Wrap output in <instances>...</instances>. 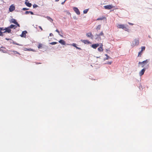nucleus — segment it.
<instances>
[{
    "mask_svg": "<svg viewBox=\"0 0 152 152\" xmlns=\"http://www.w3.org/2000/svg\"><path fill=\"white\" fill-rule=\"evenodd\" d=\"M139 40L138 39H135L134 40L132 41V47H134L135 46H137L139 45Z\"/></svg>",
    "mask_w": 152,
    "mask_h": 152,
    "instance_id": "f257e3e1",
    "label": "nucleus"
},
{
    "mask_svg": "<svg viewBox=\"0 0 152 152\" xmlns=\"http://www.w3.org/2000/svg\"><path fill=\"white\" fill-rule=\"evenodd\" d=\"M149 61V59H146L142 62H139V64L142 65V67H143L144 66L148 63Z\"/></svg>",
    "mask_w": 152,
    "mask_h": 152,
    "instance_id": "f03ea898",
    "label": "nucleus"
},
{
    "mask_svg": "<svg viewBox=\"0 0 152 152\" xmlns=\"http://www.w3.org/2000/svg\"><path fill=\"white\" fill-rule=\"evenodd\" d=\"M117 27L119 28L124 29L126 31L127 29L124 24H118Z\"/></svg>",
    "mask_w": 152,
    "mask_h": 152,
    "instance_id": "7ed1b4c3",
    "label": "nucleus"
},
{
    "mask_svg": "<svg viewBox=\"0 0 152 152\" xmlns=\"http://www.w3.org/2000/svg\"><path fill=\"white\" fill-rule=\"evenodd\" d=\"M73 9L76 13L78 15H79L80 14V11L79 9L76 7H74Z\"/></svg>",
    "mask_w": 152,
    "mask_h": 152,
    "instance_id": "20e7f679",
    "label": "nucleus"
},
{
    "mask_svg": "<svg viewBox=\"0 0 152 152\" xmlns=\"http://www.w3.org/2000/svg\"><path fill=\"white\" fill-rule=\"evenodd\" d=\"M15 7L13 5H12L9 8V10L10 12H12L15 10Z\"/></svg>",
    "mask_w": 152,
    "mask_h": 152,
    "instance_id": "39448f33",
    "label": "nucleus"
},
{
    "mask_svg": "<svg viewBox=\"0 0 152 152\" xmlns=\"http://www.w3.org/2000/svg\"><path fill=\"white\" fill-rule=\"evenodd\" d=\"M104 8L106 9L110 10L113 8V6L112 5H107L105 6L104 7Z\"/></svg>",
    "mask_w": 152,
    "mask_h": 152,
    "instance_id": "423d86ee",
    "label": "nucleus"
},
{
    "mask_svg": "<svg viewBox=\"0 0 152 152\" xmlns=\"http://www.w3.org/2000/svg\"><path fill=\"white\" fill-rule=\"evenodd\" d=\"M145 70V68H144L142 69L139 72V75L140 76H141L144 74V72Z\"/></svg>",
    "mask_w": 152,
    "mask_h": 152,
    "instance_id": "0eeeda50",
    "label": "nucleus"
},
{
    "mask_svg": "<svg viewBox=\"0 0 152 152\" xmlns=\"http://www.w3.org/2000/svg\"><path fill=\"white\" fill-rule=\"evenodd\" d=\"M5 31L4 32V33L6 32H7L8 33H10L11 31V30L10 29V28L9 26L7 28H5Z\"/></svg>",
    "mask_w": 152,
    "mask_h": 152,
    "instance_id": "6e6552de",
    "label": "nucleus"
},
{
    "mask_svg": "<svg viewBox=\"0 0 152 152\" xmlns=\"http://www.w3.org/2000/svg\"><path fill=\"white\" fill-rule=\"evenodd\" d=\"M86 35L87 37H90L92 39H93V36L91 32H89L88 33H87L86 34Z\"/></svg>",
    "mask_w": 152,
    "mask_h": 152,
    "instance_id": "1a4fd4ad",
    "label": "nucleus"
},
{
    "mask_svg": "<svg viewBox=\"0 0 152 152\" xmlns=\"http://www.w3.org/2000/svg\"><path fill=\"white\" fill-rule=\"evenodd\" d=\"M27 33V31H23L20 36L21 37H26V34Z\"/></svg>",
    "mask_w": 152,
    "mask_h": 152,
    "instance_id": "9d476101",
    "label": "nucleus"
},
{
    "mask_svg": "<svg viewBox=\"0 0 152 152\" xmlns=\"http://www.w3.org/2000/svg\"><path fill=\"white\" fill-rule=\"evenodd\" d=\"M99 46V44H93L91 45V47L94 49H96L97 47Z\"/></svg>",
    "mask_w": 152,
    "mask_h": 152,
    "instance_id": "9b49d317",
    "label": "nucleus"
},
{
    "mask_svg": "<svg viewBox=\"0 0 152 152\" xmlns=\"http://www.w3.org/2000/svg\"><path fill=\"white\" fill-rule=\"evenodd\" d=\"M26 5L28 7H31L32 6L31 3L28 2L27 1H26L25 3Z\"/></svg>",
    "mask_w": 152,
    "mask_h": 152,
    "instance_id": "f8f14e48",
    "label": "nucleus"
},
{
    "mask_svg": "<svg viewBox=\"0 0 152 152\" xmlns=\"http://www.w3.org/2000/svg\"><path fill=\"white\" fill-rule=\"evenodd\" d=\"M62 45H65L66 43L64 40L63 39H60L58 41Z\"/></svg>",
    "mask_w": 152,
    "mask_h": 152,
    "instance_id": "ddd939ff",
    "label": "nucleus"
},
{
    "mask_svg": "<svg viewBox=\"0 0 152 152\" xmlns=\"http://www.w3.org/2000/svg\"><path fill=\"white\" fill-rule=\"evenodd\" d=\"M103 45L102 44H101L100 46L98 48V50L99 52L102 51L103 50V49L102 48V47Z\"/></svg>",
    "mask_w": 152,
    "mask_h": 152,
    "instance_id": "4468645a",
    "label": "nucleus"
},
{
    "mask_svg": "<svg viewBox=\"0 0 152 152\" xmlns=\"http://www.w3.org/2000/svg\"><path fill=\"white\" fill-rule=\"evenodd\" d=\"M81 41L82 42L84 43L85 44H89L90 43V42L88 40H81Z\"/></svg>",
    "mask_w": 152,
    "mask_h": 152,
    "instance_id": "2eb2a0df",
    "label": "nucleus"
},
{
    "mask_svg": "<svg viewBox=\"0 0 152 152\" xmlns=\"http://www.w3.org/2000/svg\"><path fill=\"white\" fill-rule=\"evenodd\" d=\"M45 18H46L47 19L49 20L50 22H51V23H52L53 22V20L52 19V18H51L49 16H47L46 17H45Z\"/></svg>",
    "mask_w": 152,
    "mask_h": 152,
    "instance_id": "dca6fc26",
    "label": "nucleus"
},
{
    "mask_svg": "<svg viewBox=\"0 0 152 152\" xmlns=\"http://www.w3.org/2000/svg\"><path fill=\"white\" fill-rule=\"evenodd\" d=\"M9 27H10V28H14V29H15L17 27V26L13 24L11 25Z\"/></svg>",
    "mask_w": 152,
    "mask_h": 152,
    "instance_id": "f3484780",
    "label": "nucleus"
},
{
    "mask_svg": "<svg viewBox=\"0 0 152 152\" xmlns=\"http://www.w3.org/2000/svg\"><path fill=\"white\" fill-rule=\"evenodd\" d=\"M76 44L75 43H73L72 44V45L75 47L77 49H78L79 50H81V48H78L76 46Z\"/></svg>",
    "mask_w": 152,
    "mask_h": 152,
    "instance_id": "a211bd4d",
    "label": "nucleus"
},
{
    "mask_svg": "<svg viewBox=\"0 0 152 152\" xmlns=\"http://www.w3.org/2000/svg\"><path fill=\"white\" fill-rule=\"evenodd\" d=\"M24 50L25 51H33V50L31 48H29L28 49L27 48H25L24 49Z\"/></svg>",
    "mask_w": 152,
    "mask_h": 152,
    "instance_id": "6ab92c4d",
    "label": "nucleus"
},
{
    "mask_svg": "<svg viewBox=\"0 0 152 152\" xmlns=\"http://www.w3.org/2000/svg\"><path fill=\"white\" fill-rule=\"evenodd\" d=\"M11 22L14 23L16 24L17 23L16 20L15 19H13L11 20Z\"/></svg>",
    "mask_w": 152,
    "mask_h": 152,
    "instance_id": "aec40b11",
    "label": "nucleus"
},
{
    "mask_svg": "<svg viewBox=\"0 0 152 152\" xmlns=\"http://www.w3.org/2000/svg\"><path fill=\"white\" fill-rule=\"evenodd\" d=\"M56 31L58 33V34L60 36H61L62 37H63V36L62 35V34H60V32L59 31L58 29H56Z\"/></svg>",
    "mask_w": 152,
    "mask_h": 152,
    "instance_id": "412c9836",
    "label": "nucleus"
},
{
    "mask_svg": "<svg viewBox=\"0 0 152 152\" xmlns=\"http://www.w3.org/2000/svg\"><path fill=\"white\" fill-rule=\"evenodd\" d=\"M104 34L102 31L100 34H96V35L98 36H101L103 35Z\"/></svg>",
    "mask_w": 152,
    "mask_h": 152,
    "instance_id": "4be33fe9",
    "label": "nucleus"
},
{
    "mask_svg": "<svg viewBox=\"0 0 152 152\" xmlns=\"http://www.w3.org/2000/svg\"><path fill=\"white\" fill-rule=\"evenodd\" d=\"M109 59H112L110 57V56H108L107 57H106L105 58H104V61H105L106 60H107Z\"/></svg>",
    "mask_w": 152,
    "mask_h": 152,
    "instance_id": "5701e85b",
    "label": "nucleus"
},
{
    "mask_svg": "<svg viewBox=\"0 0 152 152\" xmlns=\"http://www.w3.org/2000/svg\"><path fill=\"white\" fill-rule=\"evenodd\" d=\"M88 9H86V10H85L84 11H83V13L84 14H86L87 13V12H88Z\"/></svg>",
    "mask_w": 152,
    "mask_h": 152,
    "instance_id": "b1692460",
    "label": "nucleus"
},
{
    "mask_svg": "<svg viewBox=\"0 0 152 152\" xmlns=\"http://www.w3.org/2000/svg\"><path fill=\"white\" fill-rule=\"evenodd\" d=\"M58 43L57 42H53L50 43V44L51 45H55L56 44Z\"/></svg>",
    "mask_w": 152,
    "mask_h": 152,
    "instance_id": "393cba45",
    "label": "nucleus"
},
{
    "mask_svg": "<svg viewBox=\"0 0 152 152\" xmlns=\"http://www.w3.org/2000/svg\"><path fill=\"white\" fill-rule=\"evenodd\" d=\"M141 48V51L142 52V51H143L145 50V46L142 47Z\"/></svg>",
    "mask_w": 152,
    "mask_h": 152,
    "instance_id": "a878e982",
    "label": "nucleus"
},
{
    "mask_svg": "<svg viewBox=\"0 0 152 152\" xmlns=\"http://www.w3.org/2000/svg\"><path fill=\"white\" fill-rule=\"evenodd\" d=\"M101 28V25H99L96 28V29L97 30H99Z\"/></svg>",
    "mask_w": 152,
    "mask_h": 152,
    "instance_id": "bb28decb",
    "label": "nucleus"
},
{
    "mask_svg": "<svg viewBox=\"0 0 152 152\" xmlns=\"http://www.w3.org/2000/svg\"><path fill=\"white\" fill-rule=\"evenodd\" d=\"M142 52L140 51L138 53V56H140V57L141 56V55L142 54Z\"/></svg>",
    "mask_w": 152,
    "mask_h": 152,
    "instance_id": "cd10ccee",
    "label": "nucleus"
},
{
    "mask_svg": "<svg viewBox=\"0 0 152 152\" xmlns=\"http://www.w3.org/2000/svg\"><path fill=\"white\" fill-rule=\"evenodd\" d=\"M112 61L107 62L105 63V64H112Z\"/></svg>",
    "mask_w": 152,
    "mask_h": 152,
    "instance_id": "c85d7f7f",
    "label": "nucleus"
},
{
    "mask_svg": "<svg viewBox=\"0 0 152 152\" xmlns=\"http://www.w3.org/2000/svg\"><path fill=\"white\" fill-rule=\"evenodd\" d=\"M13 44H14L16 45H19V46L21 45H20V44H19L16 43L15 42H14V41L13 42Z\"/></svg>",
    "mask_w": 152,
    "mask_h": 152,
    "instance_id": "c756f323",
    "label": "nucleus"
},
{
    "mask_svg": "<svg viewBox=\"0 0 152 152\" xmlns=\"http://www.w3.org/2000/svg\"><path fill=\"white\" fill-rule=\"evenodd\" d=\"M42 44H39L38 45V48H40L42 47Z\"/></svg>",
    "mask_w": 152,
    "mask_h": 152,
    "instance_id": "7c9ffc66",
    "label": "nucleus"
},
{
    "mask_svg": "<svg viewBox=\"0 0 152 152\" xmlns=\"http://www.w3.org/2000/svg\"><path fill=\"white\" fill-rule=\"evenodd\" d=\"M38 7V6L36 4H34L33 5V7L34 8H35L36 7Z\"/></svg>",
    "mask_w": 152,
    "mask_h": 152,
    "instance_id": "2f4dec72",
    "label": "nucleus"
},
{
    "mask_svg": "<svg viewBox=\"0 0 152 152\" xmlns=\"http://www.w3.org/2000/svg\"><path fill=\"white\" fill-rule=\"evenodd\" d=\"M2 32H1V29L0 28V36H2Z\"/></svg>",
    "mask_w": 152,
    "mask_h": 152,
    "instance_id": "473e14b6",
    "label": "nucleus"
},
{
    "mask_svg": "<svg viewBox=\"0 0 152 152\" xmlns=\"http://www.w3.org/2000/svg\"><path fill=\"white\" fill-rule=\"evenodd\" d=\"M28 9H28V8H23L22 9V10H28Z\"/></svg>",
    "mask_w": 152,
    "mask_h": 152,
    "instance_id": "72a5a7b5",
    "label": "nucleus"
},
{
    "mask_svg": "<svg viewBox=\"0 0 152 152\" xmlns=\"http://www.w3.org/2000/svg\"><path fill=\"white\" fill-rule=\"evenodd\" d=\"M13 52H14V53L15 54H19L18 53V52H17V51H13Z\"/></svg>",
    "mask_w": 152,
    "mask_h": 152,
    "instance_id": "f704fd0d",
    "label": "nucleus"
},
{
    "mask_svg": "<svg viewBox=\"0 0 152 152\" xmlns=\"http://www.w3.org/2000/svg\"><path fill=\"white\" fill-rule=\"evenodd\" d=\"M103 19V18H99L97 19V20H102Z\"/></svg>",
    "mask_w": 152,
    "mask_h": 152,
    "instance_id": "c9c22d12",
    "label": "nucleus"
},
{
    "mask_svg": "<svg viewBox=\"0 0 152 152\" xmlns=\"http://www.w3.org/2000/svg\"><path fill=\"white\" fill-rule=\"evenodd\" d=\"M29 13V11H26L25 12V14H28Z\"/></svg>",
    "mask_w": 152,
    "mask_h": 152,
    "instance_id": "e433bc0d",
    "label": "nucleus"
},
{
    "mask_svg": "<svg viewBox=\"0 0 152 152\" xmlns=\"http://www.w3.org/2000/svg\"><path fill=\"white\" fill-rule=\"evenodd\" d=\"M29 13H30V14L31 15H34V13L31 11H29Z\"/></svg>",
    "mask_w": 152,
    "mask_h": 152,
    "instance_id": "4c0bfd02",
    "label": "nucleus"
},
{
    "mask_svg": "<svg viewBox=\"0 0 152 152\" xmlns=\"http://www.w3.org/2000/svg\"><path fill=\"white\" fill-rule=\"evenodd\" d=\"M66 1V0H65V1H64V2H61V4H64V3Z\"/></svg>",
    "mask_w": 152,
    "mask_h": 152,
    "instance_id": "58836bf2",
    "label": "nucleus"
},
{
    "mask_svg": "<svg viewBox=\"0 0 152 152\" xmlns=\"http://www.w3.org/2000/svg\"><path fill=\"white\" fill-rule=\"evenodd\" d=\"M0 28L1 29V31H4V30H5V28L4 29L3 28Z\"/></svg>",
    "mask_w": 152,
    "mask_h": 152,
    "instance_id": "ea45409f",
    "label": "nucleus"
},
{
    "mask_svg": "<svg viewBox=\"0 0 152 152\" xmlns=\"http://www.w3.org/2000/svg\"><path fill=\"white\" fill-rule=\"evenodd\" d=\"M15 24L18 27H20V25L17 22V23H16Z\"/></svg>",
    "mask_w": 152,
    "mask_h": 152,
    "instance_id": "a19ab883",
    "label": "nucleus"
},
{
    "mask_svg": "<svg viewBox=\"0 0 152 152\" xmlns=\"http://www.w3.org/2000/svg\"><path fill=\"white\" fill-rule=\"evenodd\" d=\"M49 36H53V34L51 33L50 34Z\"/></svg>",
    "mask_w": 152,
    "mask_h": 152,
    "instance_id": "79ce46f5",
    "label": "nucleus"
},
{
    "mask_svg": "<svg viewBox=\"0 0 152 152\" xmlns=\"http://www.w3.org/2000/svg\"><path fill=\"white\" fill-rule=\"evenodd\" d=\"M39 27L41 29V30H42V28L41 26H39Z\"/></svg>",
    "mask_w": 152,
    "mask_h": 152,
    "instance_id": "37998d69",
    "label": "nucleus"
},
{
    "mask_svg": "<svg viewBox=\"0 0 152 152\" xmlns=\"http://www.w3.org/2000/svg\"><path fill=\"white\" fill-rule=\"evenodd\" d=\"M128 23L130 24V25H133V24L132 23Z\"/></svg>",
    "mask_w": 152,
    "mask_h": 152,
    "instance_id": "c03bdc74",
    "label": "nucleus"
},
{
    "mask_svg": "<svg viewBox=\"0 0 152 152\" xmlns=\"http://www.w3.org/2000/svg\"><path fill=\"white\" fill-rule=\"evenodd\" d=\"M105 56L106 57H107L108 56L107 54H105Z\"/></svg>",
    "mask_w": 152,
    "mask_h": 152,
    "instance_id": "a18cd8bd",
    "label": "nucleus"
},
{
    "mask_svg": "<svg viewBox=\"0 0 152 152\" xmlns=\"http://www.w3.org/2000/svg\"><path fill=\"white\" fill-rule=\"evenodd\" d=\"M56 2L58 1L59 0H55Z\"/></svg>",
    "mask_w": 152,
    "mask_h": 152,
    "instance_id": "49530a36",
    "label": "nucleus"
},
{
    "mask_svg": "<svg viewBox=\"0 0 152 152\" xmlns=\"http://www.w3.org/2000/svg\"><path fill=\"white\" fill-rule=\"evenodd\" d=\"M74 19H77V18H76V17H74Z\"/></svg>",
    "mask_w": 152,
    "mask_h": 152,
    "instance_id": "de8ad7c7",
    "label": "nucleus"
},
{
    "mask_svg": "<svg viewBox=\"0 0 152 152\" xmlns=\"http://www.w3.org/2000/svg\"><path fill=\"white\" fill-rule=\"evenodd\" d=\"M28 0H25L26 1H28Z\"/></svg>",
    "mask_w": 152,
    "mask_h": 152,
    "instance_id": "09e8293b",
    "label": "nucleus"
},
{
    "mask_svg": "<svg viewBox=\"0 0 152 152\" xmlns=\"http://www.w3.org/2000/svg\"><path fill=\"white\" fill-rule=\"evenodd\" d=\"M39 15V16H42V15Z\"/></svg>",
    "mask_w": 152,
    "mask_h": 152,
    "instance_id": "8fccbe9b",
    "label": "nucleus"
},
{
    "mask_svg": "<svg viewBox=\"0 0 152 152\" xmlns=\"http://www.w3.org/2000/svg\"><path fill=\"white\" fill-rule=\"evenodd\" d=\"M7 40H8V39H6Z\"/></svg>",
    "mask_w": 152,
    "mask_h": 152,
    "instance_id": "3c124183",
    "label": "nucleus"
},
{
    "mask_svg": "<svg viewBox=\"0 0 152 152\" xmlns=\"http://www.w3.org/2000/svg\"><path fill=\"white\" fill-rule=\"evenodd\" d=\"M7 40H8V39H6Z\"/></svg>",
    "mask_w": 152,
    "mask_h": 152,
    "instance_id": "603ef678",
    "label": "nucleus"
}]
</instances>
